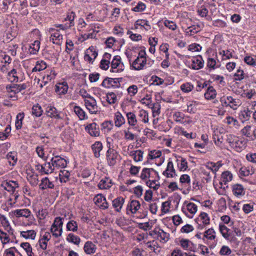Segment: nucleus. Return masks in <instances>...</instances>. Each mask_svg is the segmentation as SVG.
<instances>
[{
  "mask_svg": "<svg viewBox=\"0 0 256 256\" xmlns=\"http://www.w3.org/2000/svg\"><path fill=\"white\" fill-rule=\"evenodd\" d=\"M226 141L231 148L238 152L244 150L247 144L246 140L244 138L238 137L232 134L226 135Z\"/></svg>",
  "mask_w": 256,
  "mask_h": 256,
  "instance_id": "1",
  "label": "nucleus"
},
{
  "mask_svg": "<svg viewBox=\"0 0 256 256\" xmlns=\"http://www.w3.org/2000/svg\"><path fill=\"white\" fill-rule=\"evenodd\" d=\"M13 215L16 218L24 217L28 221L24 223V226H30L34 220V216L28 208L16 209L12 212Z\"/></svg>",
  "mask_w": 256,
  "mask_h": 256,
  "instance_id": "2",
  "label": "nucleus"
},
{
  "mask_svg": "<svg viewBox=\"0 0 256 256\" xmlns=\"http://www.w3.org/2000/svg\"><path fill=\"white\" fill-rule=\"evenodd\" d=\"M48 32L50 34V42L56 45H61L63 42V36L60 30L52 28L49 29Z\"/></svg>",
  "mask_w": 256,
  "mask_h": 256,
  "instance_id": "3",
  "label": "nucleus"
},
{
  "mask_svg": "<svg viewBox=\"0 0 256 256\" xmlns=\"http://www.w3.org/2000/svg\"><path fill=\"white\" fill-rule=\"evenodd\" d=\"M220 100L223 106H230L233 110H236L240 105L239 100L234 98L231 96H223Z\"/></svg>",
  "mask_w": 256,
  "mask_h": 256,
  "instance_id": "4",
  "label": "nucleus"
},
{
  "mask_svg": "<svg viewBox=\"0 0 256 256\" xmlns=\"http://www.w3.org/2000/svg\"><path fill=\"white\" fill-rule=\"evenodd\" d=\"M84 105L90 114H97L100 112V108L97 105L96 100L93 97L84 100Z\"/></svg>",
  "mask_w": 256,
  "mask_h": 256,
  "instance_id": "5",
  "label": "nucleus"
},
{
  "mask_svg": "<svg viewBox=\"0 0 256 256\" xmlns=\"http://www.w3.org/2000/svg\"><path fill=\"white\" fill-rule=\"evenodd\" d=\"M124 66L121 62V58L119 56L114 57L111 63L110 71L112 72H120L124 70Z\"/></svg>",
  "mask_w": 256,
  "mask_h": 256,
  "instance_id": "6",
  "label": "nucleus"
},
{
  "mask_svg": "<svg viewBox=\"0 0 256 256\" xmlns=\"http://www.w3.org/2000/svg\"><path fill=\"white\" fill-rule=\"evenodd\" d=\"M36 169L41 174H48L54 172V169L50 162H46L43 164H38L35 166Z\"/></svg>",
  "mask_w": 256,
  "mask_h": 256,
  "instance_id": "7",
  "label": "nucleus"
},
{
  "mask_svg": "<svg viewBox=\"0 0 256 256\" xmlns=\"http://www.w3.org/2000/svg\"><path fill=\"white\" fill-rule=\"evenodd\" d=\"M203 23L198 22L196 24H193L192 25L186 28L184 32L187 36H192L200 32L204 28Z\"/></svg>",
  "mask_w": 256,
  "mask_h": 256,
  "instance_id": "8",
  "label": "nucleus"
},
{
  "mask_svg": "<svg viewBox=\"0 0 256 256\" xmlns=\"http://www.w3.org/2000/svg\"><path fill=\"white\" fill-rule=\"evenodd\" d=\"M98 55V50L95 46H91L85 51L84 59L89 63L92 64Z\"/></svg>",
  "mask_w": 256,
  "mask_h": 256,
  "instance_id": "9",
  "label": "nucleus"
},
{
  "mask_svg": "<svg viewBox=\"0 0 256 256\" xmlns=\"http://www.w3.org/2000/svg\"><path fill=\"white\" fill-rule=\"evenodd\" d=\"M196 222L198 224L197 228L200 230H202L205 226L210 224V219L208 214L202 212L198 217L196 219Z\"/></svg>",
  "mask_w": 256,
  "mask_h": 256,
  "instance_id": "10",
  "label": "nucleus"
},
{
  "mask_svg": "<svg viewBox=\"0 0 256 256\" xmlns=\"http://www.w3.org/2000/svg\"><path fill=\"white\" fill-rule=\"evenodd\" d=\"M128 124L132 126L134 130L139 132H140L138 126V120H137L136 114L132 112H128L126 113Z\"/></svg>",
  "mask_w": 256,
  "mask_h": 256,
  "instance_id": "11",
  "label": "nucleus"
},
{
  "mask_svg": "<svg viewBox=\"0 0 256 256\" xmlns=\"http://www.w3.org/2000/svg\"><path fill=\"white\" fill-rule=\"evenodd\" d=\"M94 204L100 209L106 210L108 208L109 204L106 202V198L102 194H98L94 198Z\"/></svg>",
  "mask_w": 256,
  "mask_h": 256,
  "instance_id": "12",
  "label": "nucleus"
},
{
  "mask_svg": "<svg viewBox=\"0 0 256 256\" xmlns=\"http://www.w3.org/2000/svg\"><path fill=\"white\" fill-rule=\"evenodd\" d=\"M50 162L54 170L55 168H64L67 165V162L66 160L60 156L52 157L50 158Z\"/></svg>",
  "mask_w": 256,
  "mask_h": 256,
  "instance_id": "13",
  "label": "nucleus"
},
{
  "mask_svg": "<svg viewBox=\"0 0 256 256\" xmlns=\"http://www.w3.org/2000/svg\"><path fill=\"white\" fill-rule=\"evenodd\" d=\"M119 154L114 149L109 148L106 152V159L109 166H113L116 163Z\"/></svg>",
  "mask_w": 256,
  "mask_h": 256,
  "instance_id": "14",
  "label": "nucleus"
},
{
  "mask_svg": "<svg viewBox=\"0 0 256 256\" xmlns=\"http://www.w3.org/2000/svg\"><path fill=\"white\" fill-rule=\"evenodd\" d=\"M179 244L185 250L194 252L196 249V245L188 239H180Z\"/></svg>",
  "mask_w": 256,
  "mask_h": 256,
  "instance_id": "15",
  "label": "nucleus"
},
{
  "mask_svg": "<svg viewBox=\"0 0 256 256\" xmlns=\"http://www.w3.org/2000/svg\"><path fill=\"white\" fill-rule=\"evenodd\" d=\"M140 208V204L137 200H132L128 204L126 213L128 214H136Z\"/></svg>",
  "mask_w": 256,
  "mask_h": 256,
  "instance_id": "16",
  "label": "nucleus"
},
{
  "mask_svg": "<svg viewBox=\"0 0 256 256\" xmlns=\"http://www.w3.org/2000/svg\"><path fill=\"white\" fill-rule=\"evenodd\" d=\"M218 60L217 55L212 54V56H209L206 60V66L210 70H215L220 66L218 64Z\"/></svg>",
  "mask_w": 256,
  "mask_h": 256,
  "instance_id": "17",
  "label": "nucleus"
},
{
  "mask_svg": "<svg viewBox=\"0 0 256 256\" xmlns=\"http://www.w3.org/2000/svg\"><path fill=\"white\" fill-rule=\"evenodd\" d=\"M162 174L166 178H174L176 176V170L174 167V164L172 160H169L165 170Z\"/></svg>",
  "mask_w": 256,
  "mask_h": 256,
  "instance_id": "18",
  "label": "nucleus"
},
{
  "mask_svg": "<svg viewBox=\"0 0 256 256\" xmlns=\"http://www.w3.org/2000/svg\"><path fill=\"white\" fill-rule=\"evenodd\" d=\"M85 130L92 136H98L100 135L98 126L95 122L88 124L86 126Z\"/></svg>",
  "mask_w": 256,
  "mask_h": 256,
  "instance_id": "19",
  "label": "nucleus"
},
{
  "mask_svg": "<svg viewBox=\"0 0 256 256\" xmlns=\"http://www.w3.org/2000/svg\"><path fill=\"white\" fill-rule=\"evenodd\" d=\"M197 206L192 202H189L186 206V208H182V212L189 218H192L194 214L197 211Z\"/></svg>",
  "mask_w": 256,
  "mask_h": 256,
  "instance_id": "20",
  "label": "nucleus"
},
{
  "mask_svg": "<svg viewBox=\"0 0 256 256\" xmlns=\"http://www.w3.org/2000/svg\"><path fill=\"white\" fill-rule=\"evenodd\" d=\"M8 97L13 100L16 99V94L19 92V90L14 86V84H9L6 86Z\"/></svg>",
  "mask_w": 256,
  "mask_h": 256,
  "instance_id": "21",
  "label": "nucleus"
},
{
  "mask_svg": "<svg viewBox=\"0 0 256 256\" xmlns=\"http://www.w3.org/2000/svg\"><path fill=\"white\" fill-rule=\"evenodd\" d=\"M233 194L237 198H240L245 194V189L240 184H234L232 187Z\"/></svg>",
  "mask_w": 256,
  "mask_h": 256,
  "instance_id": "22",
  "label": "nucleus"
},
{
  "mask_svg": "<svg viewBox=\"0 0 256 256\" xmlns=\"http://www.w3.org/2000/svg\"><path fill=\"white\" fill-rule=\"evenodd\" d=\"M46 113L48 116L56 119H62L63 117L60 115L56 108L52 106H48L46 108Z\"/></svg>",
  "mask_w": 256,
  "mask_h": 256,
  "instance_id": "23",
  "label": "nucleus"
},
{
  "mask_svg": "<svg viewBox=\"0 0 256 256\" xmlns=\"http://www.w3.org/2000/svg\"><path fill=\"white\" fill-rule=\"evenodd\" d=\"M0 224L2 226L4 230L10 234H12L13 230L11 228L10 222L6 216L0 213Z\"/></svg>",
  "mask_w": 256,
  "mask_h": 256,
  "instance_id": "24",
  "label": "nucleus"
},
{
  "mask_svg": "<svg viewBox=\"0 0 256 256\" xmlns=\"http://www.w3.org/2000/svg\"><path fill=\"white\" fill-rule=\"evenodd\" d=\"M180 24L182 25V28L184 31L186 28L192 25V20L188 16L186 12H184L180 16Z\"/></svg>",
  "mask_w": 256,
  "mask_h": 256,
  "instance_id": "25",
  "label": "nucleus"
},
{
  "mask_svg": "<svg viewBox=\"0 0 256 256\" xmlns=\"http://www.w3.org/2000/svg\"><path fill=\"white\" fill-rule=\"evenodd\" d=\"M204 61L201 56L199 55L192 60V68L194 70H200L204 66Z\"/></svg>",
  "mask_w": 256,
  "mask_h": 256,
  "instance_id": "26",
  "label": "nucleus"
},
{
  "mask_svg": "<svg viewBox=\"0 0 256 256\" xmlns=\"http://www.w3.org/2000/svg\"><path fill=\"white\" fill-rule=\"evenodd\" d=\"M27 180L30 185L32 186H36L39 182L38 175L33 171H30L27 172Z\"/></svg>",
  "mask_w": 256,
  "mask_h": 256,
  "instance_id": "27",
  "label": "nucleus"
},
{
  "mask_svg": "<svg viewBox=\"0 0 256 256\" xmlns=\"http://www.w3.org/2000/svg\"><path fill=\"white\" fill-rule=\"evenodd\" d=\"M56 76V74L54 71L51 70L50 73L46 72L43 76V80L42 82L40 83V80H38V84H40V88H42L44 86L46 85L49 81L54 79Z\"/></svg>",
  "mask_w": 256,
  "mask_h": 256,
  "instance_id": "28",
  "label": "nucleus"
},
{
  "mask_svg": "<svg viewBox=\"0 0 256 256\" xmlns=\"http://www.w3.org/2000/svg\"><path fill=\"white\" fill-rule=\"evenodd\" d=\"M146 8V4L143 2L138 0V2H134L132 4V10L134 12H140L145 10Z\"/></svg>",
  "mask_w": 256,
  "mask_h": 256,
  "instance_id": "29",
  "label": "nucleus"
},
{
  "mask_svg": "<svg viewBox=\"0 0 256 256\" xmlns=\"http://www.w3.org/2000/svg\"><path fill=\"white\" fill-rule=\"evenodd\" d=\"M156 234L157 237L160 238V242L165 243L169 240L170 234L164 232L162 230L158 229L153 232Z\"/></svg>",
  "mask_w": 256,
  "mask_h": 256,
  "instance_id": "30",
  "label": "nucleus"
},
{
  "mask_svg": "<svg viewBox=\"0 0 256 256\" xmlns=\"http://www.w3.org/2000/svg\"><path fill=\"white\" fill-rule=\"evenodd\" d=\"M232 174L229 171H225L223 172L221 175L220 180V184L221 186L223 184L226 185L228 182L232 180Z\"/></svg>",
  "mask_w": 256,
  "mask_h": 256,
  "instance_id": "31",
  "label": "nucleus"
},
{
  "mask_svg": "<svg viewBox=\"0 0 256 256\" xmlns=\"http://www.w3.org/2000/svg\"><path fill=\"white\" fill-rule=\"evenodd\" d=\"M96 250V246L91 241H87L84 246V252L88 254H94Z\"/></svg>",
  "mask_w": 256,
  "mask_h": 256,
  "instance_id": "32",
  "label": "nucleus"
},
{
  "mask_svg": "<svg viewBox=\"0 0 256 256\" xmlns=\"http://www.w3.org/2000/svg\"><path fill=\"white\" fill-rule=\"evenodd\" d=\"M76 17V14L75 12L68 10L66 14V16L64 18V22L68 21V22H66L71 28L74 26V19Z\"/></svg>",
  "mask_w": 256,
  "mask_h": 256,
  "instance_id": "33",
  "label": "nucleus"
},
{
  "mask_svg": "<svg viewBox=\"0 0 256 256\" xmlns=\"http://www.w3.org/2000/svg\"><path fill=\"white\" fill-rule=\"evenodd\" d=\"M112 206L117 212H120L124 202V198L122 196L118 197L114 199L112 202Z\"/></svg>",
  "mask_w": 256,
  "mask_h": 256,
  "instance_id": "34",
  "label": "nucleus"
},
{
  "mask_svg": "<svg viewBox=\"0 0 256 256\" xmlns=\"http://www.w3.org/2000/svg\"><path fill=\"white\" fill-rule=\"evenodd\" d=\"M112 185V180L109 178L105 177L102 178L99 184L98 187L101 190H106L110 188Z\"/></svg>",
  "mask_w": 256,
  "mask_h": 256,
  "instance_id": "35",
  "label": "nucleus"
},
{
  "mask_svg": "<svg viewBox=\"0 0 256 256\" xmlns=\"http://www.w3.org/2000/svg\"><path fill=\"white\" fill-rule=\"evenodd\" d=\"M146 58L142 60L139 58H136L132 62V66L135 70H142L146 64Z\"/></svg>",
  "mask_w": 256,
  "mask_h": 256,
  "instance_id": "36",
  "label": "nucleus"
},
{
  "mask_svg": "<svg viewBox=\"0 0 256 256\" xmlns=\"http://www.w3.org/2000/svg\"><path fill=\"white\" fill-rule=\"evenodd\" d=\"M144 152L141 150H132L128 152L130 156L132 157L136 162H141L143 159Z\"/></svg>",
  "mask_w": 256,
  "mask_h": 256,
  "instance_id": "37",
  "label": "nucleus"
},
{
  "mask_svg": "<svg viewBox=\"0 0 256 256\" xmlns=\"http://www.w3.org/2000/svg\"><path fill=\"white\" fill-rule=\"evenodd\" d=\"M114 121L115 126L118 128L120 127L122 125L124 124L126 122L124 118L119 112H117L115 113L114 116Z\"/></svg>",
  "mask_w": 256,
  "mask_h": 256,
  "instance_id": "38",
  "label": "nucleus"
},
{
  "mask_svg": "<svg viewBox=\"0 0 256 256\" xmlns=\"http://www.w3.org/2000/svg\"><path fill=\"white\" fill-rule=\"evenodd\" d=\"M39 186L40 189L44 190L46 188H54V185L48 177H46L42 179Z\"/></svg>",
  "mask_w": 256,
  "mask_h": 256,
  "instance_id": "39",
  "label": "nucleus"
},
{
  "mask_svg": "<svg viewBox=\"0 0 256 256\" xmlns=\"http://www.w3.org/2000/svg\"><path fill=\"white\" fill-rule=\"evenodd\" d=\"M219 230L222 236L226 240L230 239V230L222 224H219Z\"/></svg>",
  "mask_w": 256,
  "mask_h": 256,
  "instance_id": "40",
  "label": "nucleus"
},
{
  "mask_svg": "<svg viewBox=\"0 0 256 256\" xmlns=\"http://www.w3.org/2000/svg\"><path fill=\"white\" fill-rule=\"evenodd\" d=\"M222 166V164L220 162H209L206 163V168L210 170L213 173L216 174L217 171L218 170L219 168Z\"/></svg>",
  "mask_w": 256,
  "mask_h": 256,
  "instance_id": "41",
  "label": "nucleus"
},
{
  "mask_svg": "<svg viewBox=\"0 0 256 256\" xmlns=\"http://www.w3.org/2000/svg\"><path fill=\"white\" fill-rule=\"evenodd\" d=\"M146 246L157 254L160 252V248L158 246V242L154 240L146 242Z\"/></svg>",
  "mask_w": 256,
  "mask_h": 256,
  "instance_id": "42",
  "label": "nucleus"
},
{
  "mask_svg": "<svg viewBox=\"0 0 256 256\" xmlns=\"http://www.w3.org/2000/svg\"><path fill=\"white\" fill-rule=\"evenodd\" d=\"M92 149L96 158L100 156V152L102 149V144L100 142H96L92 146Z\"/></svg>",
  "mask_w": 256,
  "mask_h": 256,
  "instance_id": "43",
  "label": "nucleus"
},
{
  "mask_svg": "<svg viewBox=\"0 0 256 256\" xmlns=\"http://www.w3.org/2000/svg\"><path fill=\"white\" fill-rule=\"evenodd\" d=\"M254 172V169L251 166H242L239 171L241 176H247L252 175Z\"/></svg>",
  "mask_w": 256,
  "mask_h": 256,
  "instance_id": "44",
  "label": "nucleus"
},
{
  "mask_svg": "<svg viewBox=\"0 0 256 256\" xmlns=\"http://www.w3.org/2000/svg\"><path fill=\"white\" fill-rule=\"evenodd\" d=\"M206 99L210 100L214 99L216 96V90L212 86H210L207 88L206 92L204 94Z\"/></svg>",
  "mask_w": 256,
  "mask_h": 256,
  "instance_id": "45",
  "label": "nucleus"
},
{
  "mask_svg": "<svg viewBox=\"0 0 256 256\" xmlns=\"http://www.w3.org/2000/svg\"><path fill=\"white\" fill-rule=\"evenodd\" d=\"M74 111L80 120H84L88 118L86 112L79 106H74Z\"/></svg>",
  "mask_w": 256,
  "mask_h": 256,
  "instance_id": "46",
  "label": "nucleus"
},
{
  "mask_svg": "<svg viewBox=\"0 0 256 256\" xmlns=\"http://www.w3.org/2000/svg\"><path fill=\"white\" fill-rule=\"evenodd\" d=\"M7 78L11 82H17L18 80V74L14 68H12L6 74Z\"/></svg>",
  "mask_w": 256,
  "mask_h": 256,
  "instance_id": "47",
  "label": "nucleus"
},
{
  "mask_svg": "<svg viewBox=\"0 0 256 256\" xmlns=\"http://www.w3.org/2000/svg\"><path fill=\"white\" fill-rule=\"evenodd\" d=\"M40 42L38 40H36L30 45L29 52L30 54H36L38 52L40 48Z\"/></svg>",
  "mask_w": 256,
  "mask_h": 256,
  "instance_id": "48",
  "label": "nucleus"
},
{
  "mask_svg": "<svg viewBox=\"0 0 256 256\" xmlns=\"http://www.w3.org/2000/svg\"><path fill=\"white\" fill-rule=\"evenodd\" d=\"M162 22L165 27L172 31H174L178 28V26L176 22L172 20L164 18L162 20Z\"/></svg>",
  "mask_w": 256,
  "mask_h": 256,
  "instance_id": "49",
  "label": "nucleus"
},
{
  "mask_svg": "<svg viewBox=\"0 0 256 256\" xmlns=\"http://www.w3.org/2000/svg\"><path fill=\"white\" fill-rule=\"evenodd\" d=\"M117 84L116 80L112 78H106L102 82L101 86L104 88H110L115 86Z\"/></svg>",
  "mask_w": 256,
  "mask_h": 256,
  "instance_id": "50",
  "label": "nucleus"
},
{
  "mask_svg": "<svg viewBox=\"0 0 256 256\" xmlns=\"http://www.w3.org/2000/svg\"><path fill=\"white\" fill-rule=\"evenodd\" d=\"M68 86L66 82H62V83L58 84L56 86V92L58 94H65L67 92Z\"/></svg>",
  "mask_w": 256,
  "mask_h": 256,
  "instance_id": "51",
  "label": "nucleus"
},
{
  "mask_svg": "<svg viewBox=\"0 0 256 256\" xmlns=\"http://www.w3.org/2000/svg\"><path fill=\"white\" fill-rule=\"evenodd\" d=\"M206 238L208 240H213L216 238V232L212 228H208L204 233V238Z\"/></svg>",
  "mask_w": 256,
  "mask_h": 256,
  "instance_id": "52",
  "label": "nucleus"
},
{
  "mask_svg": "<svg viewBox=\"0 0 256 256\" xmlns=\"http://www.w3.org/2000/svg\"><path fill=\"white\" fill-rule=\"evenodd\" d=\"M152 172L158 174L153 168H144L140 173V178L142 180H146L150 177Z\"/></svg>",
  "mask_w": 256,
  "mask_h": 256,
  "instance_id": "53",
  "label": "nucleus"
},
{
  "mask_svg": "<svg viewBox=\"0 0 256 256\" xmlns=\"http://www.w3.org/2000/svg\"><path fill=\"white\" fill-rule=\"evenodd\" d=\"M251 129L252 126H250L247 125L241 130V133L243 136H244L252 140H254V134L253 130L252 131Z\"/></svg>",
  "mask_w": 256,
  "mask_h": 256,
  "instance_id": "54",
  "label": "nucleus"
},
{
  "mask_svg": "<svg viewBox=\"0 0 256 256\" xmlns=\"http://www.w3.org/2000/svg\"><path fill=\"white\" fill-rule=\"evenodd\" d=\"M177 165L180 170L184 171L188 168V163L186 159L178 157L176 159Z\"/></svg>",
  "mask_w": 256,
  "mask_h": 256,
  "instance_id": "55",
  "label": "nucleus"
},
{
  "mask_svg": "<svg viewBox=\"0 0 256 256\" xmlns=\"http://www.w3.org/2000/svg\"><path fill=\"white\" fill-rule=\"evenodd\" d=\"M36 232L34 230H28L21 232L20 236L26 239L34 240L36 236Z\"/></svg>",
  "mask_w": 256,
  "mask_h": 256,
  "instance_id": "56",
  "label": "nucleus"
},
{
  "mask_svg": "<svg viewBox=\"0 0 256 256\" xmlns=\"http://www.w3.org/2000/svg\"><path fill=\"white\" fill-rule=\"evenodd\" d=\"M46 63L43 61V60H38L36 62V64L35 65V66L32 68V72H40L41 70H44L46 68Z\"/></svg>",
  "mask_w": 256,
  "mask_h": 256,
  "instance_id": "57",
  "label": "nucleus"
},
{
  "mask_svg": "<svg viewBox=\"0 0 256 256\" xmlns=\"http://www.w3.org/2000/svg\"><path fill=\"white\" fill-rule=\"evenodd\" d=\"M66 239L69 242L73 243L76 245H78L80 242V237L74 235L72 233L69 234Z\"/></svg>",
  "mask_w": 256,
  "mask_h": 256,
  "instance_id": "58",
  "label": "nucleus"
},
{
  "mask_svg": "<svg viewBox=\"0 0 256 256\" xmlns=\"http://www.w3.org/2000/svg\"><path fill=\"white\" fill-rule=\"evenodd\" d=\"M102 130L104 133L109 132L113 128L114 124L111 121H105L102 124Z\"/></svg>",
  "mask_w": 256,
  "mask_h": 256,
  "instance_id": "59",
  "label": "nucleus"
},
{
  "mask_svg": "<svg viewBox=\"0 0 256 256\" xmlns=\"http://www.w3.org/2000/svg\"><path fill=\"white\" fill-rule=\"evenodd\" d=\"M136 25L138 26L144 28L146 31L149 30L151 28V26L148 20H138L136 22Z\"/></svg>",
  "mask_w": 256,
  "mask_h": 256,
  "instance_id": "60",
  "label": "nucleus"
},
{
  "mask_svg": "<svg viewBox=\"0 0 256 256\" xmlns=\"http://www.w3.org/2000/svg\"><path fill=\"white\" fill-rule=\"evenodd\" d=\"M66 228L68 231L76 232L78 230V222L74 220H70L66 224Z\"/></svg>",
  "mask_w": 256,
  "mask_h": 256,
  "instance_id": "61",
  "label": "nucleus"
},
{
  "mask_svg": "<svg viewBox=\"0 0 256 256\" xmlns=\"http://www.w3.org/2000/svg\"><path fill=\"white\" fill-rule=\"evenodd\" d=\"M139 120L144 123L148 122V114L147 111L141 110L138 112Z\"/></svg>",
  "mask_w": 256,
  "mask_h": 256,
  "instance_id": "62",
  "label": "nucleus"
},
{
  "mask_svg": "<svg viewBox=\"0 0 256 256\" xmlns=\"http://www.w3.org/2000/svg\"><path fill=\"white\" fill-rule=\"evenodd\" d=\"M226 123L236 128H239V122L238 120L232 116H228L226 118Z\"/></svg>",
  "mask_w": 256,
  "mask_h": 256,
  "instance_id": "63",
  "label": "nucleus"
},
{
  "mask_svg": "<svg viewBox=\"0 0 256 256\" xmlns=\"http://www.w3.org/2000/svg\"><path fill=\"white\" fill-rule=\"evenodd\" d=\"M194 88V85L188 82L182 84L180 86L181 90L184 93L190 92Z\"/></svg>",
  "mask_w": 256,
  "mask_h": 256,
  "instance_id": "64",
  "label": "nucleus"
}]
</instances>
